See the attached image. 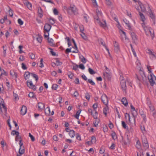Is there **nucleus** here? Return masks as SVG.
I'll return each mask as SVG.
<instances>
[{
  "label": "nucleus",
  "instance_id": "nucleus-1",
  "mask_svg": "<svg viewBox=\"0 0 156 156\" xmlns=\"http://www.w3.org/2000/svg\"><path fill=\"white\" fill-rule=\"evenodd\" d=\"M97 16L94 17V21L101 27L105 28L107 27L106 22L105 20H101L102 18V12L98 9H96Z\"/></svg>",
  "mask_w": 156,
  "mask_h": 156
},
{
  "label": "nucleus",
  "instance_id": "nucleus-2",
  "mask_svg": "<svg viewBox=\"0 0 156 156\" xmlns=\"http://www.w3.org/2000/svg\"><path fill=\"white\" fill-rule=\"evenodd\" d=\"M146 35L148 36H151L152 39L154 37V31L149 26H146L145 23L141 24Z\"/></svg>",
  "mask_w": 156,
  "mask_h": 156
},
{
  "label": "nucleus",
  "instance_id": "nucleus-3",
  "mask_svg": "<svg viewBox=\"0 0 156 156\" xmlns=\"http://www.w3.org/2000/svg\"><path fill=\"white\" fill-rule=\"evenodd\" d=\"M92 107L94 112L93 113V110L91 108H89L88 109V112L93 116L94 119H97L98 118V112L96 111L97 108L98 107V104L96 103H94Z\"/></svg>",
  "mask_w": 156,
  "mask_h": 156
},
{
  "label": "nucleus",
  "instance_id": "nucleus-4",
  "mask_svg": "<svg viewBox=\"0 0 156 156\" xmlns=\"http://www.w3.org/2000/svg\"><path fill=\"white\" fill-rule=\"evenodd\" d=\"M119 32L121 36L122 40L124 41H129V39L127 37L125 31L122 30V29H120L119 31Z\"/></svg>",
  "mask_w": 156,
  "mask_h": 156
},
{
  "label": "nucleus",
  "instance_id": "nucleus-5",
  "mask_svg": "<svg viewBox=\"0 0 156 156\" xmlns=\"http://www.w3.org/2000/svg\"><path fill=\"white\" fill-rule=\"evenodd\" d=\"M148 77L151 85L153 86L155 83L154 80H156V77L153 73H151Z\"/></svg>",
  "mask_w": 156,
  "mask_h": 156
},
{
  "label": "nucleus",
  "instance_id": "nucleus-6",
  "mask_svg": "<svg viewBox=\"0 0 156 156\" xmlns=\"http://www.w3.org/2000/svg\"><path fill=\"white\" fill-rule=\"evenodd\" d=\"M101 99L103 103L105 105H108V99L107 96L103 94L101 97Z\"/></svg>",
  "mask_w": 156,
  "mask_h": 156
},
{
  "label": "nucleus",
  "instance_id": "nucleus-7",
  "mask_svg": "<svg viewBox=\"0 0 156 156\" xmlns=\"http://www.w3.org/2000/svg\"><path fill=\"white\" fill-rule=\"evenodd\" d=\"M69 11L70 13L73 12L74 14H76L78 13V9L76 6L74 5H71L69 7Z\"/></svg>",
  "mask_w": 156,
  "mask_h": 156
},
{
  "label": "nucleus",
  "instance_id": "nucleus-8",
  "mask_svg": "<svg viewBox=\"0 0 156 156\" xmlns=\"http://www.w3.org/2000/svg\"><path fill=\"white\" fill-rule=\"evenodd\" d=\"M106 71L104 73V76L106 78H109L110 77L111 73L109 69L107 67L105 66Z\"/></svg>",
  "mask_w": 156,
  "mask_h": 156
},
{
  "label": "nucleus",
  "instance_id": "nucleus-9",
  "mask_svg": "<svg viewBox=\"0 0 156 156\" xmlns=\"http://www.w3.org/2000/svg\"><path fill=\"white\" fill-rule=\"evenodd\" d=\"M27 84L28 87L32 89L33 90H35L36 89V87L33 85L32 81L28 80L27 81Z\"/></svg>",
  "mask_w": 156,
  "mask_h": 156
},
{
  "label": "nucleus",
  "instance_id": "nucleus-10",
  "mask_svg": "<svg viewBox=\"0 0 156 156\" xmlns=\"http://www.w3.org/2000/svg\"><path fill=\"white\" fill-rule=\"evenodd\" d=\"M147 52L150 55V58L152 59H155L156 58V56L152 52L151 50L148 49L147 50Z\"/></svg>",
  "mask_w": 156,
  "mask_h": 156
},
{
  "label": "nucleus",
  "instance_id": "nucleus-11",
  "mask_svg": "<svg viewBox=\"0 0 156 156\" xmlns=\"http://www.w3.org/2000/svg\"><path fill=\"white\" fill-rule=\"evenodd\" d=\"M123 20L125 23L126 26L128 27V29L130 30H132V28L129 21L126 19H123Z\"/></svg>",
  "mask_w": 156,
  "mask_h": 156
},
{
  "label": "nucleus",
  "instance_id": "nucleus-12",
  "mask_svg": "<svg viewBox=\"0 0 156 156\" xmlns=\"http://www.w3.org/2000/svg\"><path fill=\"white\" fill-rule=\"evenodd\" d=\"M142 141L144 146L145 147H148L149 145L147 139L145 136H144L142 137Z\"/></svg>",
  "mask_w": 156,
  "mask_h": 156
},
{
  "label": "nucleus",
  "instance_id": "nucleus-13",
  "mask_svg": "<svg viewBox=\"0 0 156 156\" xmlns=\"http://www.w3.org/2000/svg\"><path fill=\"white\" fill-rule=\"evenodd\" d=\"M51 26L48 23H46L45 24L44 27V30L46 32H49Z\"/></svg>",
  "mask_w": 156,
  "mask_h": 156
},
{
  "label": "nucleus",
  "instance_id": "nucleus-14",
  "mask_svg": "<svg viewBox=\"0 0 156 156\" xmlns=\"http://www.w3.org/2000/svg\"><path fill=\"white\" fill-rule=\"evenodd\" d=\"M27 111V109L26 107L24 105H23L20 111L21 114L23 115H25Z\"/></svg>",
  "mask_w": 156,
  "mask_h": 156
},
{
  "label": "nucleus",
  "instance_id": "nucleus-15",
  "mask_svg": "<svg viewBox=\"0 0 156 156\" xmlns=\"http://www.w3.org/2000/svg\"><path fill=\"white\" fill-rule=\"evenodd\" d=\"M0 109L2 113L5 114L7 112V108L5 104L1 105H0Z\"/></svg>",
  "mask_w": 156,
  "mask_h": 156
},
{
  "label": "nucleus",
  "instance_id": "nucleus-16",
  "mask_svg": "<svg viewBox=\"0 0 156 156\" xmlns=\"http://www.w3.org/2000/svg\"><path fill=\"white\" fill-rule=\"evenodd\" d=\"M108 105H105V106L103 108V114L105 117L107 116V114L109 111V108Z\"/></svg>",
  "mask_w": 156,
  "mask_h": 156
},
{
  "label": "nucleus",
  "instance_id": "nucleus-17",
  "mask_svg": "<svg viewBox=\"0 0 156 156\" xmlns=\"http://www.w3.org/2000/svg\"><path fill=\"white\" fill-rule=\"evenodd\" d=\"M114 50L115 51L118 52L119 51V47L118 43L114 41L113 43Z\"/></svg>",
  "mask_w": 156,
  "mask_h": 156
},
{
  "label": "nucleus",
  "instance_id": "nucleus-18",
  "mask_svg": "<svg viewBox=\"0 0 156 156\" xmlns=\"http://www.w3.org/2000/svg\"><path fill=\"white\" fill-rule=\"evenodd\" d=\"M121 85L122 88V89L125 92H126V86L125 81H124L123 80L121 81Z\"/></svg>",
  "mask_w": 156,
  "mask_h": 156
},
{
  "label": "nucleus",
  "instance_id": "nucleus-19",
  "mask_svg": "<svg viewBox=\"0 0 156 156\" xmlns=\"http://www.w3.org/2000/svg\"><path fill=\"white\" fill-rule=\"evenodd\" d=\"M131 110L132 112L133 115L134 116V115L137 114V111L136 110L135 108L133 106L132 104H130Z\"/></svg>",
  "mask_w": 156,
  "mask_h": 156
},
{
  "label": "nucleus",
  "instance_id": "nucleus-20",
  "mask_svg": "<svg viewBox=\"0 0 156 156\" xmlns=\"http://www.w3.org/2000/svg\"><path fill=\"white\" fill-rule=\"evenodd\" d=\"M149 13V16L151 18L152 20L154 23L155 21V16L154 13L152 10H151L150 12H148Z\"/></svg>",
  "mask_w": 156,
  "mask_h": 156
},
{
  "label": "nucleus",
  "instance_id": "nucleus-21",
  "mask_svg": "<svg viewBox=\"0 0 156 156\" xmlns=\"http://www.w3.org/2000/svg\"><path fill=\"white\" fill-rule=\"evenodd\" d=\"M38 107L39 110H42L44 108V103L39 102L38 104Z\"/></svg>",
  "mask_w": 156,
  "mask_h": 156
},
{
  "label": "nucleus",
  "instance_id": "nucleus-22",
  "mask_svg": "<svg viewBox=\"0 0 156 156\" xmlns=\"http://www.w3.org/2000/svg\"><path fill=\"white\" fill-rule=\"evenodd\" d=\"M72 41L74 44L75 49V50H74V51H72V52H73V53H77L78 52V50L77 46V45L76 44V43L75 42L74 40L73 39H72Z\"/></svg>",
  "mask_w": 156,
  "mask_h": 156
},
{
  "label": "nucleus",
  "instance_id": "nucleus-23",
  "mask_svg": "<svg viewBox=\"0 0 156 156\" xmlns=\"http://www.w3.org/2000/svg\"><path fill=\"white\" fill-rule=\"evenodd\" d=\"M38 13V16L41 18L43 16L42 10L41 8L40 7L37 8Z\"/></svg>",
  "mask_w": 156,
  "mask_h": 156
},
{
  "label": "nucleus",
  "instance_id": "nucleus-24",
  "mask_svg": "<svg viewBox=\"0 0 156 156\" xmlns=\"http://www.w3.org/2000/svg\"><path fill=\"white\" fill-rule=\"evenodd\" d=\"M121 101L125 106H127L128 105L127 100L125 97L123 98L121 100Z\"/></svg>",
  "mask_w": 156,
  "mask_h": 156
},
{
  "label": "nucleus",
  "instance_id": "nucleus-25",
  "mask_svg": "<svg viewBox=\"0 0 156 156\" xmlns=\"http://www.w3.org/2000/svg\"><path fill=\"white\" fill-rule=\"evenodd\" d=\"M25 4L27 6V8L30 10H31L32 9V4L28 1H27L25 3Z\"/></svg>",
  "mask_w": 156,
  "mask_h": 156
},
{
  "label": "nucleus",
  "instance_id": "nucleus-26",
  "mask_svg": "<svg viewBox=\"0 0 156 156\" xmlns=\"http://www.w3.org/2000/svg\"><path fill=\"white\" fill-rule=\"evenodd\" d=\"M82 110L81 109H79L77 111L76 113V115H74V117L76 119H79V117L80 115Z\"/></svg>",
  "mask_w": 156,
  "mask_h": 156
},
{
  "label": "nucleus",
  "instance_id": "nucleus-27",
  "mask_svg": "<svg viewBox=\"0 0 156 156\" xmlns=\"http://www.w3.org/2000/svg\"><path fill=\"white\" fill-rule=\"evenodd\" d=\"M139 14L140 15L141 19L143 22V23H144V21L145 20V18L144 15L140 12H139Z\"/></svg>",
  "mask_w": 156,
  "mask_h": 156
},
{
  "label": "nucleus",
  "instance_id": "nucleus-28",
  "mask_svg": "<svg viewBox=\"0 0 156 156\" xmlns=\"http://www.w3.org/2000/svg\"><path fill=\"white\" fill-rule=\"evenodd\" d=\"M100 43L101 44V45H102L103 46H104L106 49V50L108 51V53H109V51L107 47L105 45V44L104 42V41H103V40L102 39H100Z\"/></svg>",
  "mask_w": 156,
  "mask_h": 156
},
{
  "label": "nucleus",
  "instance_id": "nucleus-29",
  "mask_svg": "<svg viewBox=\"0 0 156 156\" xmlns=\"http://www.w3.org/2000/svg\"><path fill=\"white\" fill-rule=\"evenodd\" d=\"M69 135L71 138L74 137L75 135V132L73 130H70L69 131Z\"/></svg>",
  "mask_w": 156,
  "mask_h": 156
},
{
  "label": "nucleus",
  "instance_id": "nucleus-30",
  "mask_svg": "<svg viewBox=\"0 0 156 156\" xmlns=\"http://www.w3.org/2000/svg\"><path fill=\"white\" fill-rule=\"evenodd\" d=\"M139 4L141 11L144 12H146V9L145 6L141 3L140 4Z\"/></svg>",
  "mask_w": 156,
  "mask_h": 156
},
{
  "label": "nucleus",
  "instance_id": "nucleus-31",
  "mask_svg": "<svg viewBox=\"0 0 156 156\" xmlns=\"http://www.w3.org/2000/svg\"><path fill=\"white\" fill-rule=\"evenodd\" d=\"M79 58L80 61L83 63H85L86 62V59L82 55H79Z\"/></svg>",
  "mask_w": 156,
  "mask_h": 156
},
{
  "label": "nucleus",
  "instance_id": "nucleus-32",
  "mask_svg": "<svg viewBox=\"0 0 156 156\" xmlns=\"http://www.w3.org/2000/svg\"><path fill=\"white\" fill-rule=\"evenodd\" d=\"M30 74V72L28 71L25 72L24 74V77L25 80H27L29 78Z\"/></svg>",
  "mask_w": 156,
  "mask_h": 156
},
{
  "label": "nucleus",
  "instance_id": "nucleus-33",
  "mask_svg": "<svg viewBox=\"0 0 156 156\" xmlns=\"http://www.w3.org/2000/svg\"><path fill=\"white\" fill-rule=\"evenodd\" d=\"M45 114L47 115H50V108L49 107H47L45 109Z\"/></svg>",
  "mask_w": 156,
  "mask_h": 156
},
{
  "label": "nucleus",
  "instance_id": "nucleus-34",
  "mask_svg": "<svg viewBox=\"0 0 156 156\" xmlns=\"http://www.w3.org/2000/svg\"><path fill=\"white\" fill-rule=\"evenodd\" d=\"M140 114L141 117L143 119L144 121V122H146L147 121V119L146 118V115L143 112L140 113Z\"/></svg>",
  "mask_w": 156,
  "mask_h": 156
},
{
  "label": "nucleus",
  "instance_id": "nucleus-35",
  "mask_svg": "<svg viewBox=\"0 0 156 156\" xmlns=\"http://www.w3.org/2000/svg\"><path fill=\"white\" fill-rule=\"evenodd\" d=\"M19 152L20 154H22L24 153L25 152V149L23 147H20Z\"/></svg>",
  "mask_w": 156,
  "mask_h": 156
},
{
  "label": "nucleus",
  "instance_id": "nucleus-36",
  "mask_svg": "<svg viewBox=\"0 0 156 156\" xmlns=\"http://www.w3.org/2000/svg\"><path fill=\"white\" fill-rule=\"evenodd\" d=\"M148 107H149L150 110L151 111L153 112V115H155V112L154 111L155 109L154 106L152 105H151Z\"/></svg>",
  "mask_w": 156,
  "mask_h": 156
},
{
  "label": "nucleus",
  "instance_id": "nucleus-37",
  "mask_svg": "<svg viewBox=\"0 0 156 156\" xmlns=\"http://www.w3.org/2000/svg\"><path fill=\"white\" fill-rule=\"evenodd\" d=\"M130 35L133 39L134 40H135L136 39V36L134 33L133 32H131Z\"/></svg>",
  "mask_w": 156,
  "mask_h": 156
},
{
  "label": "nucleus",
  "instance_id": "nucleus-38",
  "mask_svg": "<svg viewBox=\"0 0 156 156\" xmlns=\"http://www.w3.org/2000/svg\"><path fill=\"white\" fill-rule=\"evenodd\" d=\"M91 141L92 144H95L96 141V138L94 136H92L91 137Z\"/></svg>",
  "mask_w": 156,
  "mask_h": 156
},
{
  "label": "nucleus",
  "instance_id": "nucleus-39",
  "mask_svg": "<svg viewBox=\"0 0 156 156\" xmlns=\"http://www.w3.org/2000/svg\"><path fill=\"white\" fill-rule=\"evenodd\" d=\"M112 139L114 140H115L117 139V137L116 133L115 132H113L111 134Z\"/></svg>",
  "mask_w": 156,
  "mask_h": 156
},
{
  "label": "nucleus",
  "instance_id": "nucleus-40",
  "mask_svg": "<svg viewBox=\"0 0 156 156\" xmlns=\"http://www.w3.org/2000/svg\"><path fill=\"white\" fill-rule=\"evenodd\" d=\"M122 127L125 129H128V127L126 125L125 122L123 121H122Z\"/></svg>",
  "mask_w": 156,
  "mask_h": 156
},
{
  "label": "nucleus",
  "instance_id": "nucleus-41",
  "mask_svg": "<svg viewBox=\"0 0 156 156\" xmlns=\"http://www.w3.org/2000/svg\"><path fill=\"white\" fill-rule=\"evenodd\" d=\"M19 133L18 131L15 130L12 131L11 133V134L12 135H16V136H18V135H19Z\"/></svg>",
  "mask_w": 156,
  "mask_h": 156
},
{
  "label": "nucleus",
  "instance_id": "nucleus-42",
  "mask_svg": "<svg viewBox=\"0 0 156 156\" xmlns=\"http://www.w3.org/2000/svg\"><path fill=\"white\" fill-rule=\"evenodd\" d=\"M10 74L12 76L15 77L16 78L17 77V74L14 71H10Z\"/></svg>",
  "mask_w": 156,
  "mask_h": 156
},
{
  "label": "nucleus",
  "instance_id": "nucleus-43",
  "mask_svg": "<svg viewBox=\"0 0 156 156\" xmlns=\"http://www.w3.org/2000/svg\"><path fill=\"white\" fill-rule=\"evenodd\" d=\"M69 7H67L66 6H64L63 7V9L64 10H66L68 14H70V11H69Z\"/></svg>",
  "mask_w": 156,
  "mask_h": 156
},
{
  "label": "nucleus",
  "instance_id": "nucleus-44",
  "mask_svg": "<svg viewBox=\"0 0 156 156\" xmlns=\"http://www.w3.org/2000/svg\"><path fill=\"white\" fill-rule=\"evenodd\" d=\"M115 20L118 23V24H117V27L118 28V29H119V31L120 29H122V28L121 27V26L120 25V24L119 23L118 21V20L117 19L115 18Z\"/></svg>",
  "mask_w": 156,
  "mask_h": 156
},
{
  "label": "nucleus",
  "instance_id": "nucleus-45",
  "mask_svg": "<svg viewBox=\"0 0 156 156\" xmlns=\"http://www.w3.org/2000/svg\"><path fill=\"white\" fill-rule=\"evenodd\" d=\"M95 119V121L94 123V126H95L96 127H97L98 126V123H99V120L98 119Z\"/></svg>",
  "mask_w": 156,
  "mask_h": 156
},
{
  "label": "nucleus",
  "instance_id": "nucleus-46",
  "mask_svg": "<svg viewBox=\"0 0 156 156\" xmlns=\"http://www.w3.org/2000/svg\"><path fill=\"white\" fill-rule=\"evenodd\" d=\"M130 46L131 48V50L132 51L133 55H134L135 57H136V53L134 49L133 48L132 45L131 44Z\"/></svg>",
  "mask_w": 156,
  "mask_h": 156
},
{
  "label": "nucleus",
  "instance_id": "nucleus-47",
  "mask_svg": "<svg viewBox=\"0 0 156 156\" xmlns=\"http://www.w3.org/2000/svg\"><path fill=\"white\" fill-rule=\"evenodd\" d=\"M136 147L138 149L140 148L141 147V144L139 140H137L136 143Z\"/></svg>",
  "mask_w": 156,
  "mask_h": 156
},
{
  "label": "nucleus",
  "instance_id": "nucleus-48",
  "mask_svg": "<svg viewBox=\"0 0 156 156\" xmlns=\"http://www.w3.org/2000/svg\"><path fill=\"white\" fill-rule=\"evenodd\" d=\"M85 97L87 99L89 100L90 98V95L87 92L85 94Z\"/></svg>",
  "mask_w": 156,
  "mask_h": 156
},
{
  "label": "nucleus",
  "instance_id": "nucleus-49",
  "mask_svg": "<svg viewBox=\"0 0 156 156\" xmlns=\"http://www.w3.org/2000/svg\"><path fill=\"white\" fill-rule=\"evenodd\" d=\"M58 87V85L56 84H54L52 85V88L55 90L57 89Z\"/></svg>",
  "mask_w": 156,
  "mask_h": 156
},
{
  "label": "nucleus",
  "instance_id": "nucleus-50",
  "mask_svg": "<svg viewBox=\"0 0 156 156\" xmlns=\"http://www.w3.org/2000/svg\"><path fill=\"white\" fill-rule=\"evenodd\" d=\"M88 71L89 73L91 75H93L95 73V72L92 69L89 68L88 69Z\"/></svg>",
  "mask_w": 156,
  "mask_h": 156
},
{
  "label": "nucleus",
  "instance_id": "nucleus-51",
  "mask_svg": "<svg viewBox=\"0 0 156 156\" xmlns=\"http://www.w3.org/2000/svg\"><path fill=\"white\" fill-rule=\"evenodd\" d=\"M25 60L24 57L22 55H20L19 58V61L20 62L23 61Z\"/></svg>",
  "mask_w": 156,
  "mask_h": 156
},
{
  "label": "nucleus",
  "instance_id": "nucleus-52",
  "mask_svg": "<svg viewBox=\"0 0 156 156\" xmlns=\"http://www.w3.org/2000/svg\"><path fill=\"white\" fill-rule=\"evenodd\" d=\"M83 17L84 18V20L87 23V19L88 18V16L87 14H84L83 15Z\"/></svg>",
  "mask_w": 156,
  "mask_h": 156
},
{
  "label": "nucleus",
  "instance_id": "nucleus-53",
  "mask_svg": "<svg viewBox=\"0 0 156 156\" xmlns=\"http://www.w3.org/2000/svg\"><path fill=\"white\" fill-rule=\"evenodd\" d=\"M146 6L147 8V9L148 10L147 11L148 12H150L151 10H152L151 6L148 4H147L146 5Z\"/></svg>",
  "mask_w": 156,
  "mask_h": 156
},
{
  "label": "nucleus",
  "instance_id": "nucleus-54",
  "mask_svg": "<svg viewBox=\"0 0 156 156\" xmlns=\"http://www.w3.org/2000/svg\"><path fill=\"white\" fill-rule=\"evenodd\" d=\"M76 139L79 140H81V136L80 135L79 133H76Z\"/></svg>",
  "mask_w": 156,
  "mask_h": 156
},
{
  "label": "nucleus",
  "instance_id": "nucleus-55",
  "mask_svg": "<svg viewBox=\"0 0 156 156\" xmlns=\"http://www.w3.org/2000/svg\"><path fill=\"white\" fill-rule=\"evenodd\" d=\"M53 12L54 14L55 15H58V12L56 8H54L53 9Z\"/></svg>",
  "mask_w": 156,
  "mask_h": 156
},
{
  "label": "nucleus",
  "instance_id": "nucleus-56",
  "mask_svg": "<svg viewBox=\"0 0 156 156\" xmlns=\"http://www.w3.org/2000/svg\"><path fill=\"white\" fill-rule=\"evenodd\" d=\"M73 95L75 97L77 98L79 96V94L78 92L76 90L73 93Z\"/></svg>",
  "mask_w": 156,
  "mask_h": 156
},
{
  "label": "nucleus",
  "instance_id": "nucleus-57",
  "mask_svg": "<svg viewBox=\"0 0 156 156\" xmlns=\"http://www.w3.org/2000/svg\"><path fill=\"white\" fill-rule=\"evenodd\" d=\"M18 22L20 25H22L23 23V21L20 19H18Z\"/></svg>",
  "mask_w": 156,
  "mask_h": 156
},
{
  "label": "nucleus",
  "instance_id": "nucleus-58",
  "mask_svg": "<svg viewBox=\"0 0 156 156\" xmlns=\"http://www.w3.org/2000/svg\"><path fill=\"white\" fill-rule=\"evenodd\" d=\"M40 64L39 66L41 68H43L44 67V66L43 63V59L42 58H41L40 61Z\"/></svg>",
  "mask_w": 156,
  "mask_h": 156
},
{
  "label": "nucleus",
  "instance_id": "nucleus-59",
  "mask_svg": "<svg viewBox=\"0 0 156 156\" xmlns=\"http://www.w3.org/2000/svg\"><path fill=\"white\" fill-rule=\"evenodd\" d=\"M82 34H80V35L82 37L84 40H86L87 39V37L85 35V34L83 32H82Z\"/></svg>",
  "mask_w": 156,
  "mask_h": 156
},
{
  "label": "nucleus",
  "instance_id": "nucleus-60",
  "mask_svg": "<svg viewBox=\"0 0 156 156\" xmlns=\"http://www.w3.org/2000/svg\"><path fill=\"white\" fill-rule=\"evenodd\" d=\"M91 0L93 3V5L94 6L96 7H97L98 6V5H97V3L96 0Z\"/></svg>",
  "mask_w": 156,
  "mask_h": 156
},
{
  "label": "nucleus",
  "instance_id": "nucleus-61",
  "mask_svg": "<svg viewBox=\"0 0 156 156\" xmlns=\"http://www.w3.org/2000/svg\"><path fill=\"white\" fill-rule=\"evenodd\" d=\"M31 75L34 78H35L36 80V81L38 80V77L36 74L34 73H32L31 74Z\"/></svg>",
  "mask_w": 156,
  "mask_h": 156
},
{
  "label": "nucleus",
  "instance_id": "nucleus-62",
  "mask_svg": "<svg viewBox=\"0 0 156 156\" xmlns=\"http://www.w3.org/2000/svg\"><path fill=\"white\" fill-rule=\"evenodd\" d=\"M9 15L10 16L12 17L13 16V12L12 10L11 9H10L9 11Z\"/></svg>",
  "mask_w": 156,
  "mask_h": 156
},
{
  "label": "nucleus",
  "instance_id": "nucleus-63",
  "mask_svg": "<svg viewBox=\"0 0 156 156\" xmlns=\"http://www.w3.org/2000/svg\"><path fill=\"white\" fill-rule=\"evenodd\" d=\"M78 67L80 69L82 70H84L85 68L84 65L83 64H80L79 65Z\"/></svg>",
  "mask_w": 156,
  "mask_h": 156
},
{
  "label": "nucleus",
  "instance_id": "nucleus-64",
  "mask_svg": "<svg viewBox=\"0 0 156 156\" xmlns=\"http://www.w3.org/2000/svg\"><path fill=\"white\" fill-rule=\"evenodd\" d=\"M28 96L30 98H34V94L33 92H30L28 94Z\"/></svg>",
  "mask_w": 156,
  "mask_h": 156
}]
</instances>
